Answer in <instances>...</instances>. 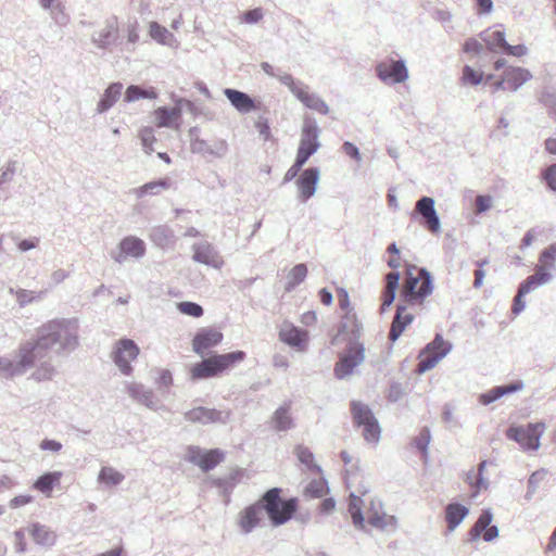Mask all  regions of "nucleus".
I'll return each instance as SVG.
<instances>
[{"label": "nucleus", "mask_w": 556, "mask_h": 556, "mask_svg": "<svg viewBox=\"0 0 556 556\" xmlns=\"http://www.w3.org/2000/svg\"><path fill=\"white\" fill-rule=\"evenodd\" d=\"M546 476L547 470L543 468L532 472V475L528 479L527 493L525 495V498L527 501H530L533 497L540 483L546 478Z\"/></svg>", "instance_id": "3c124183"}, {"label": "nucleus", "mask_w": 556, "mask_h": 556, "mask_svg": "<svg viewBox=\"0 0 556 556\" xmlns=\"http://www.w3.org/2000/svg\"><path fill=\"white\" fill-rule=\"evenodd\" d=\"M180 115V112L175 109H168L166 106H161L155 110V117L157 119L159 127H169L174 119Z\"/></svg>", "instance_id": "de8ad7c7"}, {"label": "nucleus", "mask_w": 556, "mask_h": 556, "mask_svg": "<svg viewBox=\"0 0 556 556\" xmlns=\"http://www.w3.org/2000/svg\"><path fill=\"white\" fill-rule=\"evenodd\" d=\"M138 354L139 348L135 341L124 338L115 343L112 351V358L124 375H130L132 371L130 362L136 359Z\"/></svg>", "instance_id": "f8f14e48"}, {"label": "nucleus", "mask_w": 556, "mask_h": 556, "mask_svg": "<svg viewBox=\"0 0 556 556\" xmlns=\"http://www.w3.org/2000/svg\"><path fill=\"white\" fill-rule=\"evenodd\" d=\"M543 430V424H529L526 428L513 426L507 429L506 437L519 443L525 451H536L540 447Z\"/></svg>", "instance_id": "9d476101"}, {"label": "nucleus", "mask_w": 556, "mask_h": 556, "mask_svg": "<svg viewBox=\"0 0 556 556\" xmlns=\"http://www.w3.org/2000/svg\"><path fill=\"white\" fill-rule=\"evenodd\" d=\"M507 86L510 90L517 91L525 83L532 78L530 71L523 67H507L504 71Z\"/></svg>", "instance_id": "473e14b6"}, {"label": "nucleus", "mask_w": 556, "mask_h": 556, "mask_svg": "<svg viewBox=\"0 0 556 556\" xmlns=\"http://www.w3.org/2000/svg\"><path fill=\"white\" fill-rule=\"evenodd\" d=\"M482 73L477 72L469 65H465L463 68V81L464 84H469L471 86H478L482 81Z\"/></svg>", "instance_id": "4d7b16f0"}, {"label": "nucleus", "mask_w": 556, "mask_h": 556, "mask_svg": "<svg viewBox=\"0 0 556 556\" xmlns=\"http://www.w3.org/2000/svg\"><path fill=\"white\" fill-rule=\"evenodd\" d=\"M273 424L277 431H288L294 428L295 425L290 415V403H286L275 410Z\"/></svg>", "instance_id": "f704fd0d"}, {"label": "nucleus", "mask_w": 556, "mask_h": 556, "mask_svg": "<svg viewBox=\"0 0 556 556\" xmlns=\"http://www.w3.org/2000/svg\"><path fill=\"white\" fill-rule=\"evenodd\" d=\"M230 412L219 410L215 408H207L203 406L194 407L185 413V419L191 422H199L202 425L220 424L226 425L229 421Z\"/></svg>", "instance_id": "2eb2a0df"}, {"label": "nucleus", "mask_w": 556, "mask_h": 556, "mask_svg": "<svg viewBox=\"0 0 556 556\" xmlns=\"http://www.w3.org/2000/svg\"><path fill=\"white\" fill-rule=\"evenodd\" d=\"M548 267L541 265L535 268V273L532 275L533 278L543 286L553 279V275L547 270Z\"/></svg>", "instance_id": "0e129e2a"}, {"label": "nucleus", "mask_w": 556, "mask_h": 556, "mask_svg": "<svg viewBox=\"0 0 556 556\" xmlns=\"http://www.w3.org/2000/svg\"><path fill=\"white\" fill-rule=\"evenodd\" d=\"M118 37L117 22L115 17L106 20L105 26L96 31L92 37V43L99 49H108L115 43Z\"/></svg>", "instance_id": "5701e85b"}, {"label": "nucleus", "mask_w": 556, "mask_h": 556, "mask_svg": "<svg viewBox=\"0 0 556 556\" xmlns=\"http://www.w3.org/2000/svg\"><path fill=\"white\" fill-rule=\"evenodd\" d=\"M412 218L417 219L431 233H438L441 229L440 216L435 210V201L431 197L424 195L417 200L412 212Z\"/></svg>", "instance_id": "1a4fd4ad"}, {"label": "nucleus", "mask_w": 556, "mask_h": 556, "mask_svg": "<svg viewBox=\"0 0 556 556\" xmlns=\"http://www.w3.org/2000/svg\"><path fill=\"white\" fill-rule=\"evenodd\" d=\"M469 509L459 503H450L445 507V521L450 531H454L468 516Z\"/></svg>", "instance_id": "c756f323"}, {"label": "nucleus", "mask_w": 556, "mask_h": 556, "mask_svg": "<svg viewBox=\"0 0 556 556\" xmlns=\"http://www.w3.org/2000/svg\"><path fill=\"white\" fill-rule=\"evenodd\" d=\"M368 523L374 528L380 530H394L397 525V519L395 516L387 515L384 513L371 511L368 515Z\"/></svg>", "instance_id": "4c0bfd02"}, {"label": "nucleus", "mask_w": 556, "mask_h": 556, "mask_svg": "<svg viewBox=\"0 0 556 556\" xmlns=\"http://www.w3.org/2000/svg\"><path fill=\"white\" fill-rule=\"evenodd\" d=\"M525 388V383L521 380L514 381L508 384L496 386L489 391L479 395V402L482 405H489L505 395L521 391Z\"/></svg>", "instance_id": "b1692460"}, {"label": "nucleus", "mask_w": 556, "mask_h": 556, "mask_svg": "<svg viewBox=\"0 0 556 556\" xmlns=\"http://www.w3.org/2000/svg\"><path fill=\"white\" fill-rule=\"evenodd\" d=\"M307 275V267L305 264H296L289 271L287 276L286 291H292L296 286L304 281Z\"/></svg>", "instance_id": "37998d69"}, {"label": "nucleus", "mask_w": 556, "mask_h": 556, "mask_svg": "<svg viewBox=\"0 0 556 556\" xmlns=\"http://www.w3.org/2000/svg\"><path fill=\"white\" fill-rule=\"evenodd\" d=\"M276 78L280 81V84L287 86L290 90V92L298 98V94H300L304 88H307V85L302 83L301 80H295L291 74L288 73H279L277 74Z\"/></svg>", "instance_id": "49530a36"}, {"label": "nucleus", "mask_w": 556, "mask_h": 556, "mask_svg": "<svg viewBox=\"0 0 556 556\" xmlns=\"http://www.w3.org/2000/svg\"><path fill=\"white\" fill-rule=\"evenodd\" d=\"M186 459L207 472L223 462L224 453L219 448L203 451L199 446L190 445L187 448Z\"/></svg>", "instance_id": "ddd939ff"}, {"label": "nucleus", "mask_w": 556, "mask_h": 556, "mask_svg": "<svg viewBox=\"0 0 556 556\" xmlns=\"http://www.w3.org/2000/svg\"><path fill=\"white\" fill-rule=\"evenodd\" d=\"M388 266L393 270L386 275V289L382 293L381 313H384L393 304L401 279L400 273L396 271L400 267V260L390 258Z\"/></svg>", "instance_id": "a211bd4d"}, {"label": "nucleus", "mask_w": 556, "mask_h": 556, "mask_svg": "<svg viewBox=\"0 0 556 556\" xmlns=\"http://www.w3.org/2000/svg\"><path fill=\"white\" fill-rule=\"evenodd\" d=\"M341 334L348 336V344L345 352L339 356L334 366V376L338 379L351 376L354 369L365 361V346L359 341L363 334V325L355 314L346 313L342 317L338 336L332 339L331 343L336 344L338 337Z\"/></svg>", "instance_id": "f03ea898"}, {"label": "nucleus", "mask_w": 556, "mask_h": 556, "mask_svg": "<svg viewBox=\"0 0 556 556\" xmlns=\"http://www.w3.org/2000/svg\"><path fill=\"white\" fill-rule=\"evenodd\" d=\"M149 34L153 40L164 46L173 47L176 42L175 36L157 22L150 23Z\"/></svg>", "instance_id": "e433bc0d"}, {"label": "nucleus", "mask_w": 556, "mask_h": 556, "mask_svg": "<svg viewBox=\"0 0 556 556\" xmlns=\"http://www.w3.org/2000/svg\"><path fill=\"white\" fill-rule=\"evenodd\" d=\"M442 419L447 425L448 429L458 428L460 425L458 420L455 418L452 407L448 404H445L442 412Z\"/></svg>", "instance_id": "e2e57ef3"}, {"label": "nucleus", "mask_w": 556, "mask_h": 556, "mask_svg": "<svg viewBox=\"0 0 556 556\" xmlns=\"http://www.w3.org/2000/svg\"><path fill=\"white\" fill-rule=\"evenodd\" d=\"M350 407L354 426L363 428L364 440L377 444L380 441L381 428L371 408L361 401H352Z\"/></svg>", "instance_id": "423d86ee"}, {"label": "nucleus", "mask_w": 556, "mask_h": 556, "mask_svg": "<svg viewBox=\"0 0 556 556\" xmlns=\"http://www.w3.org/2000/svg\"><path fill=\"white\" fill-rule=\"evenodd\" d=\"M197 128H191L189 131L190 136V148L193 153L212 155L214 157L222 159L228 152V143L224 139H215L211 143L205 140L195 137Z\"/></svg>", "instance_id": "4468645a"}, {"label": "nucleus", "mask_w": 556, "mask_h": 556, "mask_svg": "<svg viewBox=\"0 0 556 556\" xmlns=\"http://www.w3.org/2000/svg\"><path fill=\"white\" fill-rule=\"evenodd\" d=\"M263 18V10L255 8L243 13L242 20L248 24H255Z\"/></svg>", "instance_id": "69168bd1"}, {"label": "nucleus", "mask_w": 556, "mask_h": 556, "mask_svg": "<svg viewBox=\"0 0 556 556\" xmlns=\"http://www.w3.org/2000/svg\"><path fill=\"white\" fill-rule=\"evenodd\" d=\"M542 179L546 182L547 187L556 192V163L548 165L542 172Z\"/></svg>", "instance_id": "680f3d73"}, {"label": "nucleus", "mask_w": 556, "mask_h": 556, "mask_svg": "<svg viewBox=\"0 0 556 556\" xmlns=\"http://www.w3.org/2000/svg\"><path fill=\"white\" fill-rule=\"evenodd\" d=\"M282 490L280 488H271L267 490L257 501L260 507L266 513L270 523L279 527L287 523L293 518L299 508L296 497L282 498Z\"/></svg>", "instance_id": "7ed1b4c3"}, {"label": "nucleus", "mask_w": 556, "mask_h": 556, "mask_svg": "<svg viewBox=\"0 0 556 556\" xmlns=\"http://www.w3.org/2000/svg\"><path fill=\"white\" fill-rule=\"evenodd\" d=\"M61 476H62V473L60 471H52V472L43 473L36 480L34 486L38 491L49 495L51 493L52 489L54 488V485L60 482Z\"/></svg>", "instance_id": "a19ab883"}, {"label": "nucleus", "mask_w": 556, "mask_h": 556, "mask_svg": "<svg viewBox=\"0 0 556 556\" xmlns=\"http://www.w3.org/2000/svg\"><path fill=\"white\" fill-rule=\"evenodd\" d=\"M191 249L193 251L192 260L194 262L216 269H220L223 267L224 261L219 255V252L208 241L193 243Z\"/></svg>", "instance_id": "f3484780"}, {"label": "nucleus", "mask_w": 556, "mask_h": 556, "mask_svg": "<svg viewBox=\"0 0 556 556\" xmlns=\"http://www.w3.org/2000/svg\"><path fill=\"white\" fill-rule=\"evenodd\" d=\"M30 346L22 343L16 352L15 358L0 357V378H13L24 375L33 368L36 361L30 353Z\"/></svg>", "instance_id": "0eeeda50"}, {"label": "nucleus", "mask_w": 556, "mask_h": 556, "mask_svg": "<svg viewBox=\"0 0 556 556\" xmlns=\"http://www.w3.org/2000/svg\"><path fill=\"white\" fill-rule=\"evenodd\" d=\"M26 534L27 533V527L26 528H20L14 531L13 533V548L14 552L17 554H24L27 551V543H26Z\"/></svg>", "instance_id": "5fc2aeb1"}, {"label": "nucleus", "mask_w": 556, "mask_h": 556, "mask_svg": "<svg viewBox=\"0 0 556 556\" xmlns=\"http://www.w3.org/2000/svg\"><path fill=\"white\" fill-rule=\"evenodd\" d=\"M363 501L359 496L351 493L349 496V505L348 510L352 517V521L355 527L363 528L364 527V516L362 511Z\"/></svg>", "instance_id": "79ce46f5"}, {"label": "nucleus", "mask_w": 556, "mask_h": 556, "mask_svg": "<svg viewBox=\"0 0 556 556\" xmlns=\"http://www.w3.org/2000/svg\"><path fill=\"white\" fill-rule=\"evenodd\" d=\"M79 323L77 318H54L41 325L34 341H26L35 361H40L53 353L67 355L79 345Z\"/></svg>", "instance_id": "f257e3e1"}, {"label": "nucleus", "mask_w": 556, "mask_h": 556, "mask_svg": "<svg viewBox=\"0 0 556 556\" xmlns=\"http://www.w3.org/2000/svg\"><path fill=\"white\" fill-rule=\"evenodd\" d=\"M54 372V367L49 362H45L33 372V378L37 381H46L50 380Z\"/></svg>", "instance_id": "6e6d98bb"}, {"label": "nucleus", "mask_w": 556, "mask_h": 556, "mask_svg": "<svg viewBox=\"0 0 556 556\" xmlns=\"http://www.w3.org/2000/svg\"><path fill=\"white\" fill-rule=\"evenodd\" d=\"M151 241L161 249L169 248L175 243L173 229L167 225L154 226L150 230Z\"/></svg>", "instance_id": "2f4dec72"}, {"label": "nucleus", "mask_w": 556, "mask_h": 556, "mask_svg": "<svg viewBox=\"0 0 556 556\" xmlns=\"http://www.w3.org/2000/svg\"><path fill=\"white\" fill-rule=\"evenodd\" d=\"M156 92L153 88L143 89L138 85H130L124 96L126 102H135L139 99H155Z\"/></svg>", "instance_id": "c03bdc74"}, {"label": "nucleus", "mask_w": 556, "mask_h": 556, "mask_svg": "<svg viewBox=\"0 0 556 556\" xmlns=\"http://www.w3.org/2000/svg\"><path fill=\"white\" fill-rule=\"evenodd\" d=\"M245 356V352L243 351H233L226 354H214L192 366L191 379L201 380L215 377L226 369H229L236 364L242 362Z\"/></svg>", "instance_id": "39448f33"}, {"label": "nucleus", "mask_w": 556, "mask_h": 556, "mask_svg": "<svg viewBox=\"0 0 556 556\" xmlns=\"http://www.w3.org/2000/svg\"><path fill=\"white\" fill-rule=\"evenodd\" d=\"M329 491L327 481L324 479L312 480L304 490V494L311 498L323 497Z\"/></svg>", "instance_id": "8fccbe9b"}, {"label": "nucleus", "mask_w": 556, "mask_h": 556, "mask_svg": "<svg viewBox=\"0 0 556 556\" xmlns=\"http://www.w3.org/2000/svg\"><path fill=\"white\" fill-rule=\"evenodd\" d=\"M124 475L113 467H103L99 472V481L106 485H117L124 480Z\"/></svg>", "instance_id": "09e8293b"}, {"label": "nucleus", "mask_w": 556, "mask_h": 556, "mask_svg": "<svg viewBox=\"0 0 556 556\" xmlns=\"http://www.w3.org/2000/svg\"><path fill=\"white\" fill-rule=\"evenodd\" d=\"M319 177L320 170L318 167H308L301 173L296 179V186L302 202H306L316 193Z\"/></svg>", "instance_id": "6ab92c4d"}, {"label": "nucleus", "mask_w": 556, "mask_h": 556, "mask_svg": "<svg viewBox=\"0 0 556 556\" xmlns=\"http://www.w3.org/2000/svg\"><path fill=\"white\" fill-rule=\"evenodd\" d=\"M502 52L505 54H508V55L519 58V56H523L528 53V48L525 45L511 46L507 42Z\"/></svg>", "instance_id": "338daca9"}, {"label": "nucleus", "mask_w": 556, "mask_h": 556, "mask_svg": "<svg viewBox=\"0 0 556 556\" xmlns=\"http://www.w3.org/2000/svg\"><path fill=\"white\" fill-rule=\"evenodd\" d=\"M139 138L141 140L142 147H148V144L154 143L156 141L152 127L141 128L139 131Z\"/></svg>", "instance_id": "774afa93"}, {"label": "nucleus", "mask_w": 556, "mask_h": 556, "mask_svg": "<svg viewBox=\"0 0 556 556\" xmlns=\"http://www.w3.org/2000/svg\"><path fill=\"white\" fill-rule=\"evenodd\" d=\"M294 453L299 462L305 465L309 470L321 472L320 466L314 463V454L308 447L301 444L296 445Z\"/></svg>", "instance_id": "a18cd8bd"}, {"label": "nucleus", "mask_w": 556, "mask_h": 556, "mask_svg": "<svg viewBox=\"0 0 556 556\" xmlns=\"http://www.w3.org/2000/svg\"><path fill=\"white\" fill-rule=\"evenodd\" d=\"M27 533L36 545L45 549L52 548L58 540L56 533L50 527L40 522L29 523Z\"/></svg>", "instance_id": "aec40b11"}, {"label": "nucleus", "mask_w": 556, "mask_h": 556, "mask_svg": "<svg viewBox=\"0 0 556 556\" xmlns=\"http://www.w3.org/2000/svg\"><path fill=\"white\" fill-rule=\"evenodd\" d=\"M223 340V333L214 329H203L199 331L192 341L193 351L202 355L205 350L216 346Z\"/></svg>", "instance_id": "a878e982"}, {"label": "nucleus", "mask_w": 556, "mask_h": 556, "mask_svg": "<svg viewBox=\"0 0 556 556\" xmlns=\"http://www.w3.org/2000/svg\"><path fill=\"white\" fill-rule=\"evenodd\" d=\"M452 350V344L445 341L441 333H437L420 353V359L416 367L417 374H425L432 369Z\"/></svg>", "instance_id": "6e6552de"}, {"label": "nucleus", "mask_w": 556, "mask_h": 556, "mask_svg": "<svg viewBox=\"0 0 556 556\" xmlns=\"http://www.w3.org/2000/svg\"><path fill=\"white\" fill-rule=\"evenodd\" d=\"M279 337L282 342L292 348L302 349L307 342V332L294 326L282 328Z\"/></svg>", "instance_id": "7c9ffc66"}, {"label": "nucleus", "mask_w": 556, "mask_h": 556, "mask_svg": "<svg viewBox=\"0 0 556 556\" xmlns=\"http://www.w3.org/2000/svg\"><path fill=\"white\" fill-rule=\"evenodd\" d=\"M319 132L320 130L315 118L306 116L303 122L301 139L298 149L313 151V154H315L320 147L318 141Z\"/></svg>", "instance_id": "412c9836"}, {"label": "nucleus", "mask_w": 556, "mask_h": 556, "mask_svg": "<svg viewBox=\"0 0 556 556\" xmlns=\"http://www.w3.org/2000/svg\"><path fill=\"white\" fill-rule=\"evenodd\" d=\"M42 294H43L42 291L37 293L35 291H29L26 289H17L16 301H17L20 307H25L26 305L35 302L36 300H39Z\"/></svg>", "instance_id": "864d4df0"}, {"label": "nucleus", "mask_w": 556, "mask_h": 556, "mask_svg": "<svg viewBox=\"0 0 556 556\" xmlns=\"http://www.w3.org/2000/svg\"><path fill=\"white\" fill-rule=\"evenodd\" d=\"M126 390L128 395L137 403L151 409L156 408L155 396L150 388L138 382H127Z\"/></svg>", "instance_id": "bb28decb"}, {"label": "nucleus", "mask_w": 556, "mask_h": 556, "mask_svg": "<svg viewBox=\"0 0 556 556\" xmlns=\"http://www.w3.org/2000/svg\"><path fill=\"white\" fill-rule=\"evenodd\" d=\"M262 508L258 502L245 507L240 513L239 526L244 534L252 532L260 523L262 519Z\"/></svg>", "instance_id": "cd10ccee"}, {"label": "nucleus", "mask_w": 556, "mask_h": 556, "mask_svg": "<svg viewBox=\"0 0 556 556\" xmlns=\"http://www.w3.org/2000/svg\"><path fill=\"white\" fill-rule=\"evenodd\" d=\"M377 77L388 85L401 84L408 79L405 60L388 59L376 65Z\"/></svg>", "instance_id": "9b49d317"}, {"label": "nucleus", "mask_w": 556, "mask_h": 556, "mask_svg": "<svg viewBox=\"0 0 556 556\" xmlns=\"http://www.w3.org/2000/svg\"><path fill=\"white\" fill-rule=\"evenodd\" d=\"M168 188H169L168 179L162 178L159 180L147 182L143 186L134 189V193L137 195V198H143L148 194L156 195L162 190H166Z\"/></svg>", "instance_id": "ea45409f"}, {"label": "nucleus", "mask_w": 556, "mask_h": 556, "mask_svg": "<svg viewBox=\"0 0 556 556\" xmlns=\"http://www.w3.org/2000/svg\"><path fill=\"white\" fill-rule=\"evenodd\" d=\"M224 94L231 105L242 114L250 113L257 109L255 100L243 91L226 88L224 89Z\"/></svg>", "instance_id": "393cba45"}, {"label": "nucleus", "mask_w": 556, "mask_h": 556, "mask_svg": "<svg viewBox=\"0 0 556 556\" xmlns=\"http://www.w3.org/2000/svg\"><path fill=\"white\" fill-rule=\"evenodd\" d=\"M493 199L489 194H479L475 201V213L481 214L486 212L492 206Z\"/></svg>", "instance_id": "052dcab7"}, {"label": "nucleus", "mask_w": 556, "mask_h": 556, "mask_svg": "<svg viewBox=\"0 0 556 556\" xmlns=\"http://www.w3.org/2000/svg\"><path fill=\"white\" fill-rule=\"evenodd\" d=\"M409 306V304L401 301H399V303L396 304V313L389 332V340L391 342H395L403 333V331L406 329V327L413 323L414 314L407 312Z\"/></svg>", "instance_id": "4be33fe9"}, {"label": "nucleus", "mask_w": 556, "mask_h": 556, "mask_svg": "<svg viewBox=\"0 0 556 556\" xmlns=\"http://www.w3.org/2000/svg\"><path fill=\"white\" fill-rule=\"evenodd\" d=\"M492 520L493 514L491 509H483L468 532L469 541H477L481 535L485 542L495 540L498 536V528L491 525Z\"/></svg>", "instance_id": "dca6fc26"}, {"label": "nucleus", "mask_w": 556, "mask_h": 556, "mask_svg": "<svg viewBox=\"0 0 556 556\" xmlns=\"http://www.w3.org/2000/svg\"><path fill=\"white\" fill-rule=\"evenodd\" d=\"M308 87L298 94V100L302 102L307 109L318 112L319 114L327 115L329 113L328 104L317 94L309 93Z\"/></svg>", "instance_id": "72a5a7b5"}, {"label": "nucleus", "mask_w": 556, "mask_h": 556, "mask_svg": "<svg viewBox=\"0 0 556 556\" xmlns=\"http://www.w3.org/2000/svg\"><path fill=\"white\" fill-rule=\"evenodd\" d=\"M480 38L485 42L488 49L491 51H496L497 49L503 51L507 43L505 33L502 30H483L480 34Z\"/></svg>", "instance_id": "58836bf2"}, {"label": "nucleus", "mask_w": 556, "mask_h": 556, "mask_svg": "<svg viewBox=\"0 0 556 556\" xmlns=\"http://www.w3.org/2000/svg\"><path fill=\"white\" fill-rule=\"evenodd\" d=\"M432 291L431 274L426 268L413 266L406 270L399 301L409 305L421 304Z\"/></svg>", "instance_id": "20e7f679"}, {"label": "nucleus", "mask_w": 556, "mask_h": 556, "mask_svg": "<svg viewBox=\"0 0 556 556\" xmlns=\"http://www.w3.org/2000/svg\"><path fill=\"white\" fill-rule=\"evenodd\" d=\"M177 309L181 314L191 316L194 318H199L204 314V309L200 304H198L195 302H190V301H182V302L177 303Z\"/></svg>", "instance_id": "603ef678"}, {"label": "nucleus", "mask_w": 556, "mask_h": 556, "mask_svg": "<svg viewBox=\"0 0 556 556\" xmlns=\"http://www.w3.org/2000/svg\"><path fill=\"white\" fill-rule=\"evenodd\" d=\"M431 434L428 428H422L419 434L414 440V445L417 450L427 454L428 445L430 443Z\"/></svg>", "instance_id": "bf43d9fd"}, {"label": "nucleus", "mask_w": 556, "mask_h": 556, "mask_svg": "<svg viewBox=\"0 0 556 556\" xmlns=\"http://www.w3.org/2000/svg\"><path fill=\"white\" fill-rule=\"evenodd\" d=\"M119 249L125 253L127 256H132L135 258L142 257L146 253V244L144 242L134 236L125 237L119 242Z\"/></svg>", "instance_id": "c9c22d12"}, {"label": "nucleus", "mask_w": 556, "mask_h": 556, "mask_svg": "<svg viewBox=\"0 0 556 556\" xmlns=\"http://www.w3.org/2000/svg\"><path fill=\"white\" fill-rule=\"evenodd\" d=\"M122 83L110 84L97 104V113L102 114L108 112L118 101L122 96Z\"/></svg>", "instance_id": "c85d7f7f"}, {"label": "nucleus", "mask_w": 556, "mask_h": 556, "mask_svg": "<svg viewBox=\"0 0 556 556\" xmlns=\"http://www.w3.org/2000/svg\"><path fill=\"white\" fill-rule=\"evenodd\" d=\"M555 260H556V243L548 245L540 253V262L542 263V265L548 267L549 269L555 268V264H554Z\"/></svg>", "instance_id": "13d9d810"}]
</instances>
